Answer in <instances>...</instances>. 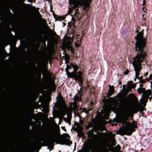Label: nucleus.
Returning <instances> with one entry per match:
<instances>
[{"mask_svg":"<svg viewBox=\"0 0 152 152\" xmlns=\"http://www.w3.org/2000/svg\"><path fill=\"white\" fill-rule=\"evenodd\" d=\"M143 78V77L141 76L140 77H138L137 79H138L139 80H141V79H142Z\"/></svg>","mask_w":152,"mask_h":152,"instance_id":"45","label":"nucleus"},{"mask_svg":"<svg viewBox=\"0 0 152 152\" xmlns=\"http://www.w3.org/2000/svg\"><path fill=\"white\" fill-rule=\"evenodd\" d=\"M91 1V0H86V2L87 6H89Z\"/></svg>","mask_w":152,"mask_h":152,"instance_id":"24","label":"nucleus"},{"mask_svg":"<svg viewBox=\"0 0 152 152\" xmlns=\"http://www.w3.org/2000/svg\"><path fill=\"white\" fill-rule=\"evenodd\" d=\"M145 7H143L142 8V11L144 12H145V11L144 10Z\"/></svg>","mask_w":152,"mask_h":152,"instance_id":"51","label":"nucleus"},{"mask_svg":"<svg viewBox=\"0 0 152 152\" xmlns=\"http://www.w3.org/2000/svg\"><path fill=\"white\" fill-rule=\"evenodd\" d=\"M75 131H76L77 133V136L79 137H82V135H83V132L82 131H79L78 130H75Z\"/></svg>","mask_w":152,"mask_h":152,"instance_id":"20","label":"nucleus"},{"mask_svg":"<svg viewBox=\"0 0 152 152\" xmlns=\"http://www.w3.org/2000/svg\"><path fill=\"white\" fill-rule=\"evenodd\" d=\"M137 104H139V102H138V100H137Z\"/></svg>","mask_w":152,"mask_h":152,"instance_id":"59","label":"nucleus"},{"mask_svg":"<svg viewBox=\"0 0 152 152\" xmlns=\"http://www.w3.org/2000/svg\"><path fill=\"white\" fill-rule=\"evenodd\" d=\"M107 100L108 99H106L104 97L103 99H102V101L103 102L105 103L107 102Z\"/></svg>","mask_w":152,"mask_h":152,"instance_id":"33","label":"nucleus"},{"mask_svg":"<svg viewBox=\"0 0 152 152\" xmlns=\"http://www.w3.org/2000/svg\"><path fill=\"white\" fill-rule=\"evenodd\" d=\"M61 128L62 129L64 130L66 132V130L65 129V126H62L61 127Z\"/></svg>","mask_w":152,"mask_h":152,"instance_id":"38","label":"nucleus"},{"mask_svg":"<svg viewBox=\"0 0 152 152\" xmlns=\"http://www.w3.org/2000/svg\"><path fill=\"white\" fill-rule=\"evenodd\" d=\"M63 134L65 135L66 137H68V138H70V137L69 135L67 133H64Z\"/></svg>","mask_w":152,"mask_h":152,"instance_id":"34","label":"nucleus"},{"mask_svg":"<svg viewBox=\"0 0 152 152\" xmlns=\"http://www.w3.org/2000/svg\"><path fill=\"white\" fill-rule=\"evenodd\" d=\"M120 107L126 110H129V105L128 102H126L122 105H120Z\"/></svg>","mask_w":152,"mask_h":152,"instance_id":"9","label":"nucleus"},{"mask_svg":"<svg viewBox=\"0 0 152 152\" xmlns=\"http://www.w3.org/2000/svg\"><path fill=\"white\" fill-rule=\"evenodd\" d=\"M121 83H122V82L121 81H119L118 82V84L119 85H121V86H120L121 87L122 86H121Z\"/></svg>","mask_w":152,"mask_h":152,"instance_id":"46","label":"nucleus"},{"mask_svg":"<svg viewBox=\"0 0 152 152\" xmlns=\"http://www.w3.org/2000/svg\"><path fill=\"white\" fill-rule=\"evenodd\" d=\"M117 147H120V146L119 145H117Z\"/></svg>","mask_w":152,"mask_h":152,"instance_id":"64","label":"nucleus"},{"mask_svg":"<svg viewBox=\"0 0 152 152\" xmlns=\"http://www.w3.org/2000/svg\"><path fill=\"white\" fill-rule=\"evenodd\" d=\"M150 82L151 83V89H152V81H151V82L150 81Z\"/></svg>","mask_w":152,"mask_h":152,"instance_id":"52","label":"nucleus"},{"mask_svg":"<svg viewBox=\"0 0 152 152\" xmlns=\"http://www.w3.org/2000/svg\"><path fill=\"white\" fill-rule=\"evenodd\" d=\"M139 31H140V30H139L137 28L136 30L135 31V32L138 33L139 32Z\"/></svg>","mask_w":152,"mask_h":152,"instance_id":"49","label":"nucleus"},{"mask_svg":"<svg viewBox=\"0 0 152 152\" xmlns=\"http://www.w3.org/2000/svg\"><path fill=\"white\" fill-rule=\"evenodd\" d=\"M55 83L54 82L52 81L51 83V86H50L52 88H54L55 89V90L56 89V88H55Z\"/></svg>","mask_w":152,"mask_h":152,"instance_id":"26","label":"nucleus"},{"mask_svg":"<svg viewBox=\"0 0 152 152\" xmlns=\"http://www.w3.org/2000/svg\"><path fill=\"white\" fill-rule=\"evenodd\" d=\"M109 86L110 89L108 91V93L107 94V96L108 97H109L111 96L115 91L114 87V86H112L111 88H110L111 86L110 85H109Z\"/></svg>","mask_w":152,"mask_h":152,"instance_id":"8","label":"nucleus"},{"mask_svg":"<svg viewBox=\"0 0 152 152\" xmlns=\"http://www.w3.org/2000/svg\"><path fill=\"white\" fill-rule=\"evenodd\" d=\"M82 112H85L86 113L88 114L89 113V110H87V108H83L82 110Z\"/></svg>","mask_w":152,"mask_h":152,"instance_id":"25","label":"nucleus"},{"mask_svg":"<svg viewBox=\"0 0 152 152\" xmlns=\"http://www.w3.org/2000/svg\"><path fill=\"white\" fill-rule=\"evenodd\" d=\"M127 83L128 84H130L131 85V87H132V88H134L136 87V85L133 84V83L132 81H129Z\"/></svg>","mask_w":152,"mask_h":152,"instance_id":"22","label":"nucleus"},{"mask_svg":"<svg viewBox=\"0 0 152 152\" xmlns=\"http://www.w3.org/2000/svg\"><path fill=\"white\" fill-rule=\"evenodd\" d=\"M146 82V81H145V80L144 79H141V80H140L139 81V83L140 84L142 83V84H143Z\"/></svg>","mask_w":152,"mask_h":152,"instance_id":"28","label":"nucleus"},{"mask_svg":"<svg viewBox=\"0 0 152 152\" xmlns=\"http://www.w3.org/2000/svg\"><path fill=\"white\" fill-rule=\"evenodd\" d=\"M95 131L96 132V128L95 127H94L93 129L88 131L87 133L88 137H89V136H90L91 135L94 134V132Z\"/></svg>","mask_w":152,"mask_h":152,"instance_id":"12","label":"nucleus"},{"mask_svg":"<svg viewBox=\"0 0 152 152\" xmlns=\"http://www.w3.org/2000/svg\"><path fill=\"white\" fill-rule=\"evenodd\" d=\"M144 30L142 29L141 31L139 32L134 38L136 40L135 43V51L141 53L147 52L145 50L146 46L147 39L143 37Z\"/></svg>","mask_w":152,"mask_h":152,"instance_id":"1","label":"nucleus"},{"mask_svg":"<svg viewBox=\"0 0 152 152\" xmlns=\"http://www.w3.org/2000/svg\"><path fill=\"white\" fill-rule=\"evenodd\" d=\"M63 26L64 27V26L66 25V23H65L64 22H63Z\"/></svg>","mask_w":152,"mask_h":152,"instance_id":"56","label":"nucleus"},{"mask_svg":"<svg viewBox=\"0 0 152 152\" xmlns=\"http://www.w3.org/2000/svg\"><path fill=\"white\" fill-rule=\"evenodd\" d=\"M69 1L70 6L69 7L68 13L69 14H70L72 11H74V9L77 8L78 5L73 0H69Z\"/></svg>","mask_w":152,"mask_h":152,"instance_id":"5","label":"nucleus"},{"mask_svg":"<svg viewBox=\"0 0 152 152\" xmlns=\"http://www.w3.org/2000/svg\"><path fill=\"white\" fill-rule=\"evenodd\" d=\"M118 97V99L121 100L123 97V94L121 92L119 93L116 95L115 96L114 98H116Z\"/></svg>","mask_w":152,"mask_h":152,"instance_id":"13","label":"nucleus"},{"mask_svg":"<svg viewBox=\"0 0 152 152\" xmlns=\"http://www.w3.org/2000/svg\"><path fill=\"white\" fill-rule=\"evenodd\" d=\"M27 1L29 2H31V0H27Z\"/></svg>","mask_w":152,"mask_h":152,"instance_id":"62","label":"nucleus"},{"mask_svg":"<svg viewBox=\"0 0 152 152\" xmlns=\"http://www.w3.org/2000/svg\"><path fill=\"white\" fill-rule=\"evenodd\" d=\"M146 80V81H149V80H150V79H149V78L148 79L147 78H146L145 79V80Z\"/></svg>","mask_w":152,"mask_h":152,"instance_id":"50","label":"nucleus"},{"mask_svg":"<svg viewBox=\"0 0 152 152\" xmlns=\"http://www.w3.org/2000/svg\"><path fill=\"white\" fill-rule=\"evenodd\" d=\"M91 138L88 139L87 140V141L88 142H90V141H91Z\"/></svg>","mask_w":152,"mask_h":152,"instance_id":"48","label":"nucleus"},{"mask_svg":"<svg viewBox=\"0 0 152 152\" xmlns=\"http://www.w3.org/2000/svg\"><path fill=\"white\" fill-rule=\"evenodd\" d=\"M73 108L74 109L75 113L76 111V110L77 109V111L78 110V109L77 106V103L75 101H74L73 102Z\"/></svg>","mask_w":152,"mask_h":152,"instance_id":"15","label":"nucleus"},{"mask_svg":"<svg viewBox=\"0 0 152 152\" xmlns=\"http://www.w3.org/2000/svg\"><path fill=\"white\" fill-rule=\"evenodd\" d=\"M129 71L128 69H127L126 71H124V75H127L129 73Z\"/></svg>","mask_w":152,"mask_h":152,"instance_id":"30","label":"nucleus"},{"mask_svg":"<svg viewBox=\"0 0 152 152\" xmlns=\"http://www.w3.org/2000/svg\"><path fill=\"white\" fill-rule=\"evenodd\" d=\"M36 37L37 39L39 40H42L43 42V44H42V46L44 45L45 46H46V44L45 43L46 39L44 38L42 36V33L41 31H37L36 34Z\"/></svg>","mask_w":152,"mask_h":152,"instance_id":"6","label":"nucleus"},{"mask_svg":"<svg viewBox=\"0 0 152 152\" xmlns=\"http://www.w3.org/2000/svg\"><path fill=\"white\" fill-rule=\"evenodd\" d=\"M123 90H126V86L125 85H123Z\"/></svg>","mask_w":152,"mask_h":152,"instance_id":"40","label":"nucleus"},{"mask_svg":"<svg viewBox=\"0 0 152 152\" xmlns=\"http://www.w3.org/2000/svg\"><path fill=\"white\" fill-rule=\"evenodd\" d=\"M90 126H87L86 127V129L88 130L90 128Z\"/></svg>","mask_w":152,"mask_h":152,"instance_id":"43","label":"nucleus"},{"mask_svg":"<svg viewBox=\"0 0 152 152\" xmlns=\"http://www.w3.org/2000/svg\"><path fill=\"white\" fill-rule=\"evenodd\" d=\"M93 110V108L92 107H90V108L88 109V110H89V111H91Z\"/></svg>","mask_w":152,"mask_h":152,"instance_id":"42","label":"nucleus"},{"mask_svg":"<svg viewBox=\"0 0 152 152\" xmlns=\"http://www.w3.org/2000/svg\"><path fill=\"white\" fill-rule=\"evenodd\" d=\"M47 142L49 145L51 144V142H52L51 140H48L47 141Z\"/></svg>","mask_w":152,"mask_h":152,"instance_id":"36","label":"nucleus"},{"mask_svg":"<svg viewBox=\"0 0 152 152\" xmlns=\"http://www.w3.org/2000/svg\"><path fill=\"white\" fill-rule=\"evenodd\" d=\"M71 53L74 54V53H75V52H74V50H73V49L72 48L71 49Z\"/></svg>","mask_w":152,"mask_h":152,"instance_id":"37","label":"nucleus"},{"mask_svg":"<svg viewBox=\"0 0 152 152\" xmlns=\"http://www.w3.org/2000/svg\"><path fill=\"white\" fill-rule=\"evenodd\" d=\"M137 29L140 30V29H141V28L140 27V26H139L137 28Z\"/></svg>","mask_w":152,"mask_h":152,"instance_id":"54","label":"nucleus"},{"mask_svg":"<svg viewBox=\"0 0 152 152\" xmlns=\"http://www.w3.org/2000/svg\"><path fill=\"white\" fill-rule=\"evenodd\" d=\"M79 10L78 9H77L76 10L75 13L74 14V15H75L76 14L78 13Z\"/></svg>","mask_w":152,"mask_h":152,"instance_id":"32","label":"nucleus"},{"mask_svg":"<svg viewBox=\"0 0 152 152\" xmlns=\"http://www.w3.org/2000/svg\"><path fill=\"white\" fill-rule=\"evenodd\" d=\"M133 95V93H132V94H129V96H131V95Z\"/></svg>","mask_w":152,"mask_h":152,"instance_id":"58","label":"nucleus"},{"mask_svg":"<svg viewBox=\"0 0 152 152\" xmlns=\"http://www.w3.org/2000/svg\"><path fill=\"white\" fill-rule=\"evenodd\" d=\"M146 4V1L145 0H143V3L142 4V6H146V4Z\"/></svg>","mask_w":152,"mask_h":152,"instance_id":"35","label":"nucleus"},{"mask_svg":"<svg viewBox=\"0 0 152 152\" xmlns=\"http://www.w3.org/2000/svg\"><path fill=\"white\" fill-rule=\"evenodd\" d=\"M58 144H61V145H67L68 144L66 143V141L64 140H60L59 142L58 143Z\"/></svg>","mask_w":152,"mask_h":152,"instance_id":"19","label":"nucleus"},{"mask_svg":"<svg viewBox=\"0 0 152 152\" xmlns=\"http://www.w3.org/2000/svg\"><path fill=\"white\" fill-rule=\"evenodd\" d=\"M94 102H91V105H94Z\"/></svg>","mask_w":152,"mask_h":152,"instance_id":"53","label":"nucleus"},{"mask_svg":"<svg viewBox=\"0 0 152 152\" xmlns=\"http://www.w3.org/2000/svg\"><path fill=\"white\" fill-rule=\"evenodd\" d=\"M140 88H142L143 86V84L140 83Z\"/></svg>","mask_w":152,"mask_h":152,"instance_id":"47","label":"nucleus"},{"mask_svg":"<svg viewBox=\"0 0 152 152\" xmlns=\"http://www.w3.org/2000/svg\"><path fill=\"white\" fill-rule=\"evenodd\" d=\"M98 147L96 149L98 152H109L107 149L104 146L99 144Z\"/></svg>","mask_w":152,"mask_h":152,"instance_id":"7","label":"nucleus"},{"mask_svg":"<svg viewBox=\"0 0 152 152\" xmlns=\"http://www.w3.org/2000/svg\"><path fill=\"white\" fill-rule=\"evenodd\" d=\"M44 68H45V69L46 70H48V67H47V66H45V67H44Z\"/></svg>","mask_w":152,"mask_h":152,"instance_id":"55","label":"nucleus"},{"mask_svg":"<svg viewBox=\"0 0 152 152\" xmlns=\"http://www.w3.org/2000/svg\"><path fill=\"white\" fill-rule=\"evenodd\" d=\"M78 1H80V2H83V0H77Z\"/></svg>","mask_w":152,"mask_h":152,"instance_id":"60","label":"nucleus"},{"mask_svg":"<svg viewBox=\"0 0 152 152\" xmlns=\"http://www.w3.org/2000/svg\"><path fill=\"white\" fill-rule=\"evenodd\" d=\"M67 64V66L68 69H70L71 68H73V67H72V66L71 65V64L70 65H68Z\"/></svg>","mask_w":152,"mask_h":152,"instance_id":"31","label":"nucleus"},{"mask_svg":"<svg viewBox=\"0 0 152 152\" xmlns=\"http://www.w3.org/2000/svg\"><path fill=\"white\" fill-rule=\"evenodd\" d=\"M133 124L129 122L124 129L126 134L127 135H131L132 133L135 131V129L137 128L136 122L134 121H132Z\"/></svg>","mask_w":152,"mask_h":152,"instance_id":"4","label":"nucleus"},{"mask_svg":"<svg viewBox=\"0 0 152 152\" xmlns=\"http://www.w3.org/2000/svg\"><path fill=\"white\" fill-rule=\"evenodd\" d=\"M136 52V55L133 58V65L135 71L136 70L137 72H140L142 69L141 63L143 62L144 60L148 56V52H145L144 53H141L138 52Z\"/></svg>","mask_w":152,"mask_h":152,"instance_id":"2","label":"nucleus"},{"mask_svg":"<svg viewBox=\"0 0 152 152\" xmlns=\"http://www.w3.org/2000/svg\"><path fill=\"white\" fill-rule=\"evenodd\" d=\"M135 77H136V78H138V77H138L140 75L139 72H137L136 70L135 71Z\"/></svg>","mask_w":152,"mask_h":152,"instance_id":"29","label":"nucleus"},{"mask_svg":"<svg viewBox=\"0 0 152 152\" xmlns=\"http://www.w3.org/2000/svg\"><path fill=\"white\" fill-rule=\"evenodd\" d=\"M71 65L74 69L73 71L72 72H67L66 70L68 77L69 78H74L75 80L78 81L80 86L81 87L83 82L82 76L83 72L81 71L77 72L79 68L77 65L71 63Z\"/></svg>","mask_w":152,"mask_h":152,"instance_id":"3","label":"nucleus"},{"mask_svg":"<svg viewBox=\"0 0 152 152\" xmlns=\"http://www.w3.org/2000/svg\"><path fill=\"white\" fill-rule=\"evenodd\" d=\"M145 89L143 88H139L137 89V91L140 94H141L142 93H143L145 92Z\"/></svg>","mask_w":152,"mask_h":152,"instance_id":"14","label":"nucleus"},{"mask_svg":"<svg viewBox=\"0 0 152 152\" xmlns=\"http://www.w3.org/2000/svg\"><path fill=\"white\" fill-rule=\"evenodd\" d=\"M79 97L78 96H75L74 97L73 99L74 100V101L76 102L77 101H79Z\"/></svg>","mask_w":152,"mask_h":152,"instance_id":"27","label":"nucleus"},{"mask_svg":"<svg viewBox=\"0 0 152 152\" xmlns=\"http://www.w3.org/2000/svg\"><path fill=\"white\" fill-rule=\"evenodd\" d=\"M127 86V88L126 89V91L127 93H128L132 90V87H131V85L130 84H128Z\"/></svg>","mask_w":152,"mask_h":152,"instance_id":"16","label":"nucleus"},{"mask_svg":"<svg viewBox=\"0 0 152 152\" xmlns=\"http://www.w3.org/2000/svg\"><path fill=\"white\" fill-rule=\"evenodd\" d=\"M152 94V90L150 89H148L143 93L142 96L143 95H144L149 97Z\"/></svg>","mask_w":152,"mask_h":152,"instance_id":"11","label":"nucleus"},{"mask_svg":"<svg viewBox=\"0 0 152 152\" xmlns=\"http://www.w3.org/2000/svg\"><path fill=\"white\" fill-rule=\"evenodd\" d=\"M64 60L65 61L66 63L67 64L69 62V57L68 55L66 56L64 58Z\"/></svg>","mask_w":152,"mask_h":152,"instance_id":"23","label":"nucleus"},{"mask_svg":"<svg viewBox=\"0 0 152 152\" xmlns=\"http://www.w3.org/2000/svg\"><path fill=\"white\" fill-rule=\"evenodd\" d=\"M149 98V97H148V96H144V97L143 98V102L145 103V106L146 105V103L148 102V99Z\"/></svg>","mask_w":152,"mask_h":152,"instance_id":"17","label":"nucleus"},{"mask_svg":"<svg viewBox=\"0 0 152 152\" xmlns=\"http://www.w3.org/2000/svg\"><path fill=\"white\" fill-rule=\"evenodd\" d=\"M139 111L138 107H136L132 110V112L133 113H136Z\"/></svg>","mask_w":152,"mask_h":152,"instance_id":"21","label":"nucleus"},{"mask_svg":"<svg viewBox=\"0 0 152 152\" xmlns=\"http://www.w3.org/2000/svg\"><path fill=\"white\" fill-rule=\"evenodd\" d=\"M149 79L150 80L152 79V73L149 76Z\"/></svg>","mask_w":152,"mask_h":152,"instance_id":"39","label":"nucleus"},{"mask_svg":"<svg viewBox=\"0 0 152 152\" xmlns=\"http://www.w3.org/2000/svg\"><path fill=\"white\" fill-rule=\"evenodd\" d=\"M148 74V72H146L144 75L145 77H147Z\"/></svg>","mask_w":152,"mask_h":152,"instance_id":"41","label":"nucleus"},{"mask_svg":"<svg viewBox=\"0 0 152 152\" xmlns=\"http://www.w3.org/2000/svg\"><path fill=\"white\" fill-rule=\"evenodd\" d=\"M88 124H89V125L88 126H90V127H93V125L92 124H91V122H89Z\"/></svg>","mask_w":152,"mask_h":152,"instance_id":"44","label":"nucleus"},{"mask_svg":"<svg viewBox=\"0 0 152 152\" xmlns=\"http://www.w3.org/2000/svg\"><path fill=\"white\" fill-rule=\"evenodd\" d=\"M54 18L57 21H61L64 20L65 18V17L64 16H59L56 15L55 14H53Z\"/></svg>","mask_w":152,"mask_h":152,"instance_id":"10","label":"nucleus"},{"mask_svg":"<svg viewBox=\"0 0 152 152\" xmlns=\"http://www.w3.org/2000/svg\"><path fill=\"white\" fill-rule=\"evenodd\" d=\"M115 135V134H113V138H114Z\"/></svg>","mask_w":152,"mask_h":152,"instance_id":"61","label":"nucleus"},{"mask_svg":"<svg viewBox=\"0 0 152 152\" xmlns=\"http://www.w3.org/2000/svg\"><path fill=\"white\" fill-rule=\"evenodd\" d=\"M88 150L87 148L86 147H82L81 150H80L77 152H88Z\"/></svg>","mask_w":152,"mask_h":152,"instance_id":"18","label":"nucleus"},{"mask_svg":"<svg viewBox=\"0 0 152 152\" xmlns=\"http://www.w3.org/2000/svg\"><path fill=\"white\" fill-rule=\"evenodd\" d=\"M68 123H69V124L70 125H71V122L70 121H69L68 122Z\"/></svg>","mask_w":152,"mask_h":152,"instance_id":"57","label":"nucleus"},{"mask_svg":"<svg viewBox=\"0 0 152 152\" xmlns=\"http://www.w3.org/2000/svg\"><path fill=\"white\" fill-rule=\"evenodd\" d=\"M143 20H144V21H145L146 20L145 19V18H144L143 19Z\"/></svg>","mask_w":152,"mask_h":152,"instance_id":"63","label":"nucleus"}]
</instances>
